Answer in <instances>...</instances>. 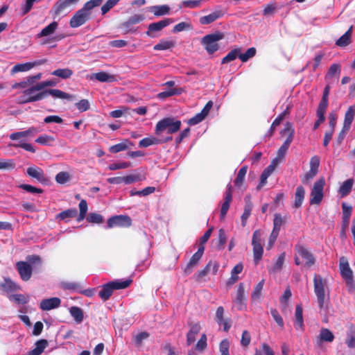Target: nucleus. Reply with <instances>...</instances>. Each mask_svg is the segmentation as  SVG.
Wrapping results in <instances>:
<instances>
[{
	"mask_svg": "<svg viewBox=\"0 0 355 355\" xmlns=\"http://www.w3.org/2000/svg\"><path fill=\"white\" fill-rule=\"evenodd\" d=\"M103 0H90L86 2L83 7L78 10L71 17L69 24L71 28H77L84 24L91 15V10L98 6Z\"/></svg>",
	"mask_w": 355,
	"mask_h": 355,
	"instance_id": "nucleus-1",
	"label": "nucleus"
},
{
	"mask_svg": "<svg viewBox=\"0 0 355 355\" xmlns=\"http://www.w3.org/2000/svg\"><path fill=\"white\" fill-rule=\"evenodd\" d=\"M181 121L173 117H166L159 121L155 129V134L159 137L171 136L177 132L181 127Z\"/></svg>",
	"mask_w": 355,
	"mask_h": 355,
	"instance_id": "nucleus-2",
	"label": "nucleus"
},
{
	"mask_svg": "<svg viewBox=\"0 0 355 355\" xmlns=\"http://www.w3.org/2000/svg\"><path fill=\"white\" fill-rule=\"evenodd\" d=\"M131 282L132 281L129 279L110 282L102 286L98 295L103 301H107L112 295L114 290L125 288L129 286Z\"/></svg>",
	"mask_w": 355,
	"mask_h": 355,
	"instance_id": "nucleus-3",
	"label": "nucleus"
},
{
	"mask_svg": "<svg viewBox=\"0 0 355 355\" xmlns=\"http://www.w3.org/2000/svg\"><path fill=\"white\" fill-rule=\"evenodd\" d=\"M224 38V34L220 31L208 34L201 39V44L209 54H213L219 49L218 42Z\"/></svg>",
	"mask_w": 355,
	"mask_h": 355,
	"instance_id": "nucleus-4",
	"label": "nucleus"
},
{
	"mask_svg": "<svg viewBox=\"0 0 355 355\" xmlns=\"http://www.w3.org/2000/svg\"><path fill=\"white\" fill-rule=\"evenodd\" d=\"M313 284L314 293L317 297L318 306L320 309H322L324 307L327 282L320 275H315Z\"/></svg>",
	"mask_w": 355,
	"mask_h": 355,
	"instance_id": "nucleus-5",
	"label": "nucleus"
},
{
	"mask_svg": "<svg viewBox=\"0 0 355 355\" xmlns=\"http://www.w3.org/2000/svg\"><path fill=\"white\" fill-rule=\"evenodd\" d=\"M44 98L43 91L40 89L37 84L26 89L20 97L21 103H27L41 101Z\"/></svg>",
	"mask_w": 355,
	"mask_h": 355,
	"instance_id": "nucleus-6",
	"label": "nucleus"
},
{
	"mask_svg": "<svg viewBox=\"0 0 355 355\" xmlns=\"http://www.w3.org/2000/svg\"><path fill=\"white\" fill-rule=\"evenodd\" d=\"M325 185V179L323 177L320 178L313 184L310 193V204L319 205L323 198L324 187Z\"/></svg>",
	"mask_w": 355,
	"mask_h": 355,
	"instance_id": "nucleus-7",
	"label": "nucleus"
},
{
	"mask_svg": "<svg viewBox=\"0 0 355 355\" xmlns=\"http://www.w3.org/2000/svg\"><path fill=\"white\" fill-rule=\"evenodd\" d=\"M284 132H289V135H288L287 139L284 142V144L279 148V150L277 151V157L273 159V160H277L278 164L279 163L281 159H282L284 157L291 144L292 143V141L293 140L294 129L292 128L291 123H290L288 122L286 123V127L284 130Z\"/></svg>",
	"mask_w": 355,
	"mask_h": 355,
	"instance_id": "nucleus-8",
	"label": "nucleus"
},
{
	"mask_svg": "<svg viewBox=\"0 0 355 355\" xmlns=\"http://www.w3.org/2000/svg\"><path fill=\"white\" fill-rule=\"evenodd\" d=\"M252 245L253 246V257L255 264L262 259L263 249L261 245V232L260 230H255L253 233Z\"/></svg>",
	"mask_w": 355,
	"mask_h": 355,
	"instance_id": "nucleus-9",
	"label": "nucleus"
},
{
	"mask_svg": "<svg viewBox=\"0 0 355 355\" xmlns=\"http://www.w3.org/2000/svg\"><path fill=\"white\" fill-rule=\"evenodd\" d=\"M173 139L172 136H168V137H159V136H155V137H146L142 139L139 142V146L140 147L146 148L152 145H157V144H162L164 143H167Z\"/></svg>",
	"mask_w": 355,
	"mask_h": 355,
	"instance_id": "nucleus-10",
	"label": "nucleus"
},
{
	"mask_svg": "<svg viewBox=\"0 0 355 355\" xmlns=\"http://www.w3.org/2000/svg\"><path fill=\"white\" fill-rule=\"evenodd\" d=\"M16 268L23 281H28L32 276L33 268L27 261H18L16 263Z\"/></svg>",
	"mask_w": 355,
	"mask_h": 355,
	"instance_id": "nucleus-11",
	"label": "nucleus"
},
{
	"mask_svg": "<svg viewBox=\"0 0 355 355\" xmlns=\"http://www.w3.org/2000/svg\"><path fill=\"white\" fill-rule=\"evenodd\" d=\"M205 246L202 245L198 247V251L191 257L189 263L184 269L185 275H188L191 274L193 269L198 266L199 261L202 258Z\"/></svg>",
	"mask_w": 355,
	"mask_h": 355,
	"instance_id": "nucleus-12",
	"label": "nucleus"
},
{
	"mask_svg": "<svg viewBox=\"0 0 355 355\" xmlns=\"http://www.w3.org/2000/svg\"><path fill=\"white\" fill-rule=\"evenodd\" d=\"M131 218L128 216L118 215L110 218L107 220V227L112 228L115 226L129 227L131 225Z\"/></svg>",
	"mask_w": 355,
	"mask_h": 355,
	"instance_id": "nucleus-13",
	"label": "nucleus"
},
{
	"mask_svg": "<svg viewBox=\"0 0 355 355\" xmlns=\"http://www.w3.org/2000/svg\"><path fill=\"white\" fill-rule=\"evenodd\" d=\"M46 61V59H42L32 62L17 64L12 68L11 73H16L18 72L28 71L33 69L34 67L45 64Z\"/></svg>",
	"mask_w": 355,
	"mask_h": 355,
	"instance_id": "nucleus-14",
	"label": "nucleus"
},
{
	"mask_svg": "<svg viewBox=\"0 0 355 355\" xmlns=\"http://www.w3.org/2000/svg\"><path fill=\"white\" fill-rule=\"evenodd\" d=\"M233 304L234 306L239 311H242L246 308L244 297V286L243 283H240L238 286L236 296L233 299Z\"/></svg>",
	"mask_w": 355,
	"mask_h": 355,
	"instance_id": "nucleus-15",
	"label": "nucleus"
},
{
	"mask_svg": "<svg viewBox=\"0 0 355 355\" xmlns=\"http://www.w3.org/2000/svg\"><path fill=\"white\" fill-rule=\"evenodd\" d=\"M212 106V101H209L207 102L202 111L200 113L196 114L193 117L191 118L189 120L188 123L191 125H195L202 121L209 113Z\"/></svg>",
	"mask_w": 355,
	"mask_h": 355,
	"instance_id": "nucleus-16",
	"label": "nucleus"
},
{
	"mask_svg": "<svg viewBox=\"0 0 355 355\" xmlns=\"http://www.w3.org/2000/svg\"><path fill=\"white\" fill-rule=\"evenodd\" d=\"M173 22L174 20L173 19L167 18L157 22L151 23L148 25L146 34L148 36L154 37L152 34L153 32L159 31Z\"/></svg>",
	"mask_w": 355,
	"mask_h": 355,
	"instance_id": "nucleus-17",
	"label": "nucleus"
},
{
	"mask_svg": "<svg viewBox=\"0 0 355 355\" xmlns=\"http://www.w3.org/2000/svg\"><path fill=\"white\" fill-rule=\"evenodd\" d=\"M79 0H58L53 6L55 15L58 16L66 11L71 5L76 3Z\"/></svg>",
	"mask_w": 355,
	"mask_h": 355,
	"instance_id": "nucleus-18",
	"label": "nucleus"
},
{
	"mask_svg": "<svg viewBox=\"0 0 355 355\" xmlns=\"http://www.w3.org/2000/svg\"><path fill=\"white\" fill-rule=\"evenodd\" d=\"M295 250L298 255H300L305 261L307 266H311L314 264L315 259L312 254L304 247L302 245H296Z\"/></svg>",
	"mask_w": 355,
	"mask_h": 355,
	"instance_id": "nucleus-19",
	"label": "nucleus"
},
{
	"mask_svg": "<svg viewBox=\"0 0 355 355\" xmlns=\"http://www.w3.org/2000/svg\"><path fill=\"white\" fill-rule=\"evenodd\" d=\"M61 300L58 297H51L41 301L40 308L43 311H49L60 306Z\"/></svg>",
	"mask_w": 355,
	"mask_h": 355,
	"instance_id": "nucleus-20",
	"label": "nucleus"
},
{
	"mask_svg": "<svg viewBox=\"0 0 355 355\" xmlns=\"http://www.w3.org/2000/svg\"><path fill=\"white\" fill-rule=\"evenodd\" d=\"M339 268L342 277L345 279L353 277V272L351 270L349 262L345 257L340 258Z\"/></svg>",
	"mask_w": 355,
	"mask_h": 355,
	"instance_id": "nucleus-21",
	"label": "nucleus"
},
{
	"mask_svg": "<svg viewBox=\"0 0 355 355\" xmlns=\"http://www.w3.org/2000/svg\"><path fill=\"white\" fill-rule=\"evenodd\" d=\"M39 132L38 129L35 127H31L28 130L20 132H15L10 135L9 137L11 140L19 139L22 137H33Z\"/></svg>",
	"mask_w": 355,
	"mask_h": 355,
	"instance_id": "nucleus-22",
	"label": "nucleus"
},
{
	"mask_svg": "<svg viewBox=\"0 0 355 355\" xmlns=\"http://www.w3.org/2000/svg\"><path fill=\"white\" fill-rule=\"evenodd\" d=\"M232 200V185L229 184L227 186V190L225 194V201L222 205L220 209V217L222 218H225L229 208L230 204Z\"/></svg>",
	"mask_w": 355,
	"mask_h": 355,
	"instance_id": "nucleus-23",
	"label": "nucleus"
},
{
	"mask_svg": "<svg viewBox=\"0 0 355 355\" xmlns=\"http://www.w3.org/2000/svg\"><path fill=\"white\" fill-rule=\"evenodd\" d=\"M26 173L30 177L35 178L41 183H45L47 182V179L45 177L42 169L39 167H28Z\"/></svg>",
	"mask_w": 355,
	"mask_h": 355,
	"instance_id": "nucleus-24",
	"label": "nucleus"
},
{
	"mask_svg": "<svg viewBox=\"0 0 355 355\" xmlns=\"http://www.w3.org/2000/svg\"><path fill=\"white\" fill-rule=\"evenodd\" d=\"M43 94H44V98L49 95L52 96L55 98L67 100H71L73 98V96L71 95L58 89H46L43 91Z\"/></svg>",
	"mask_w": 355,
	"mask_h": 355,
	"instance_id": "nucleus-25",
	"label": "nucleus"
},
{
	"mask_svg": "<svg viewBox=\"0 0 355 355\" xmlns=\"http://www.w3.org/2000/svg\"><path fill=\"white\" fill-rule=\"evenodd\" d=\"M0 289L8 295L11 292L19 290L20 287L10 279L6 278L3 282L0 283Z\"/></svg>",
	"mask_w": 355,
	"mask_h": 355,
	"instance_id": "nucleus-26",
	"label": "nucleus"
},
{
	"mask_svg": "<svg viewBox=\"0 0 355 355\" xmlns=\"http://www.w3.org/2000/svg\"><path fill=\"white\" fill-rule=\"evenodd\" d=\"M355 116V106L351 105L345 114L343 122L344 129L349 130Z\"/></svg>",
	"mask_w": 355,
	"mask_h": 355,
	"instance_id": "nucleus-27",
	"label": "nucleus"
},
{
	"mask_svg": "<svg viewBox=\"0 0 355 355\" xmlns=\"http://www.w3.org/2000/svg\"><path fill=\"white\" fill-rule=\"evenodd\" d=\"M201 327L199 323H194L190 325V330L187 335V343L190 345L196 340V336L200 332Z\"/></svg>",
	"mask_w": 355,
	"mask_h": 355,
	"instance_id": "nucleus-28",
	"label": "nucleus"
},
{
	"mask_svg": "<svg viewBox=\"0 0 355 355\" xmlns=\"http://www.w3.org/2000/svg\"><path fill=\"white\" fill-rule=\"evenodd\" d=\"M243 269V266L241 263L236 264L231 271V277L228 279L227 282V286H232L238 280L239 277L238 275L240 274Z\"/></svg>",
	"mask_w": 355,
	"mask_h": 355,
	"instance_id": "nucleus-29",
	"label": "nucleus"
},
{
	"mask_svg": "<svg viewBox=\"0 0 355 355\" xmlns=\"http://www.w3.org/2000/svg\"><path fill=\"white\" fill-rule=\"evenodd\" d=\"M245 207H244V211L241 216V220H242V226H245L246 220L248 218V217L251 214V211L252 209L253 205L250 200V197L247 196L245 197Z\"/></svg>",
	"mask_w": 355,
	"mask_h": 355,
	"instance_id": "nucleus-30",
	"label": "nucleus"
},
{
	"mask_svg": "<svg viewBox=\"0 0 355 355\" xmlns=\"http://www.w3.org/2000/svg\"><path fill=\"white\" fill-rule=\"evenodd\" d=\"M222 15L223 12L220 10L213 12L208 15L201 17L200 18V23L202 25L209 24L215 21L216 19H219L220 17H222Z\"/></svg>",
	"mask_w": 355,
	"mask_h": 355,
	"instance_id": "nucleus-31",
	"label": "nucleus"
},
{
	"mask_svg": "<svg viewBox=\"0 0 355 355\" xmlns=\"http://www.w3.org/2000/svg\"><path fill=\"white\" fill-rule=\"evenodd\" d=\"M93 78L101 83H112L116 80V78L114 75L110 74L105 71L94 73L91 76V79Z\"/></svg>",
	"mask_w": 355,
	"mask_h": 355,
	"instance_id": "nucleus-32",
	"label": "nucleus"
},
{
	"mask_svg": "<svg viewBox=\"0 0 355 355\" xmlns=\"http://www.w3.org/2000/svg\"><path fill=\"white\" fill-rule=\"evenodd\" d=\"M47 345V340L41 339L35 343L34 349L28 352V355H40L44 351Z\"/></svg>",
	"mask_w": 355,
	"mask_h": 355,
	"instance_id": "nucleus-33",
	"label": "nucleus"
},
{
	"mask_svg": "<svg viewBox=\"0 0 355 355\" xmlns=\"http://www.w3.org/2000/svg\"><path fill=\"white\" fill-rule=\"evenodd\" d=\"M334 340V336L333 333L327 328H322L320 331V334L318 336V341L319 343L322 342H329L331 343Z\"/></svg>",
	"mask_w": 355,
	"mask_h": 355,
	"instance_id": "nucleus-34",
	"label": "nucleus"
},
{
	"mask_svg": "<svg viewBox=\"0 0 355 355\" xmlns=\"http://www.w3.org/2000/svg\"><path fill=\"white\" fill-rule=\"evenodd\" d=\"M295 327L296 329L303 330L304 329V320H303V315H302V306L298 304L295 308Z\"/></svg>",
	"mask_w": 355,
	"mask_h": 355,
	"instance_id": "nucleus-35",
	"label": "nucleus"
},
{
	"mask_svg": "<svg viewBox=\"0 0 355 355\" xmlns=\"http://www.w3.org/2000/svg\"><path fill=\"white\" fill-rule=\"evenodd\" d=\"M343 208V228L345 229L349 224V219L352 214V207L343 202L342 205Z\"/></svg>",
	"mask_w": 355,
	"mask_h": 355,
	"instance_id": "nucleus-36",
	"label": "nucleus"
},
{
	"mask_svg": "<svg viewBox=\"0 0 355 355\" xmlns=\"http://www.w3.org/2000/svg\"><path fill=\"white\" fill-rule=\"evenodd\" d=\"M354 184L353 179H348L345 180L338 189V193L341 197L347 196L352 191Z\"/></svg>",
	"mask_w": 355,
	"mask_h": 355,
	"instance_id": "nucleus-37",
	"label": "nucleus"
},
{
	"mask_svg": "<svg viewBox=\"0 0 355 355\" xmlns=\"http://www.w3.org/2000/svg\"><path fill=\"white\" fill-rule=\"evenodd\" d=\"M58 24L56 21H53L47 26L44 28L40 33L37 34L38 37H46L52 35L58 28Z\"/></svg>",
	"mask_w": 355,
	"mask_h": 355,
	"instance_id": "nucleus-38",
	"label": "nucleus"
},
{
	"mask_svg": "<svg viewBox=\"0 0 355 355\" xmlns=\"http://www.w3.org/2000/svg\"><path fill=\"white\" fill-rule=\"evenodd\" d=\"M305 191L303 187L299 186L296 189L295 194V203L294 206L296 208L301 207L304 198Z\"/></svg>",
	"mask_w": 355,
	"mask_h": 355,
	"instance_id": "nucleus-39",
	"label": "nucleus"
},
{
	"mask_svg": "<svg viewBox=\"0 0 355 355\" xmlns=\"http://www.w3.org/2000/svg\"><path fill=\"white\" fill-rule=\"evenodd\" d=\"M71 315L73 318L74 320L80 324L83 322L84 315L83 310L78 306H71L69 309Z\"/></svg>",
	"mask_w": 355,
	"mask_h": 355,
	"instance_id": "nucleus-40",
	"label": "nucleus"
},
{
	"mask_svg": "<svg viewBox=\"0 0 355 355\" xmlns=\"http://www.w3.org/2000/svg\"><path fill=\"white\" fill-rule=\"evenodd\" d=\"M352 27L343 35L336 42V44L340 47H345L351 42Z\"/></svg>",
	"mask_w": 355,
	"mask_h": 355,
	"instance_id": "nucleus-41",
	"label": "nucleus"
},
{
	"mask_svg": "<svg viewBox=\"0 0 355 355\" xmlns=\"http://www.w3.org/2000/svg\"><path fill=\"white\" fill-rule=\"evenodd\" d=\"M182 92V89L181 88H173L171 89L168 91H164L159 93L157 94V98L161 100L166 99L168 97L174 96V95H178L181 94Z\"/></svg>",
	"mask_w": 355,
	"mask_h": 355,
	"instance_id": "nucleus-42",
	"label": "nucleus"
},
{
	"mask_svg": "<svg viewBox=\"0 0 355 355\" xmlns=\"http://www.w3.org/2000/svg\"><path fill=\"white\" fill-rule=\"evenodd\" d=\"M54 141L55 138L48 135H42L35 139L36 143L41 145L49 146H53Z\"/></svg>",
	"mask_w": 355,
	"mask_h": 355,
	"instance_id": "nucleus-43",
	"label": "nucleus"
},
{
	"mask_svg": "<svg viewBox=\"0 0 355 355\" xmlns=\"http://www.w3.org/2000/svg\"><path fill=\"white\" fill-rule=\"evenodd\" d=\"M151 11L155 16H162L169 14L170 8L167 5L155 6L151 7Z\"/></svg>",
	"mask_w": 355,
	"mask_h": 355,
	"instance_id": "nucleus-44",
	"label": "nucleus"
},
{
	"mask_svg": "<svg viewBox=\"0 0 355 355\" xmlns=\"http://www.w3.org/2000/svg\"><path fill=\"white\" fill-rule=\"evenodd\" d=\"M145 19L144 15L141 14H135L130 17L123 24L125 28L130 27L131 25L137 24L144 21Z\"/></svg>",
	"mask_w": 355,
	"mask_h": 355,
	"instance_id": "nucleus-45",
	"label": "nucleus"
},
{
	"mask_svg": "<svg viewBox=\"0 0 355 355\" xmlns=\"http://www.w3.org/2000/svg\"><path fill=\"white\" fill-rule=\"evenodd\" d=\"M175 44V42L172 40H161L154 46L153 49L156 51H164L173 48Z\"/></svg>",
	"mask_w": 355,
	"mask_h": 355,
	"instance_id": "nucleus-46",
	"label": "nucleus"
},
{
	"mask_svg": "<svg viewBox=\"0 0 355 355\" xmlns=\"http://www.w3.org/2000/svg\"><path fill=\"white\" fill-rule=\"evenodd\" d=\"M326 110H327V108L318 107L317 112H316V115H317L318 119L316 120V121L314 123L313 130H316L319 127V125L324 121V120H325L324 114H325Z\"/></svg>",
	"mask_w": 355,
	"mask_h": 355,
	"instance_id": "nucleus-47",
	"label": "nucleus"
},
{
	"mask_svg": "<svg viewBox=\"0 0 355 355\" xmlns=\"http://www.w3.org/2000/svg\"><path fill=\"white\" fill-rule=\"evenodd\" d=\"M51 74L53 76L60 77L61 78H63V79H67V78H70L72 76L73 71L71 69H70L69 68L58 69L53 71L51 73Z\"/></svg>",
	"mask_w": 355,
	"mask_h": 355,
	"instance_id": "nucleus-48",
	"label": "nucleus"
},
{
	"mask_svg": "<svg viewBox=\"0 0 355 355\" xmlns=\"http://www.w3.org/2000/svg\"><path fill=\"white\" fill-rule=\"evenodd\" d=\"M77 214V211L75 209H69L59 213L56 216L57 219L65 220L67 218H74Z\"/></svg>",
	"mask_w": 355,
	"mask_h": 355,
	"instance_id": "nucleus-49",
	"label": "nucleus"
},
{
	"mask_svg": "<svg viewBox=\"0 0 355 355\" xmlns=\"http://www.w3.org/2000/svg\"><path fill=\"white\" fill-rule=\"evenodd\" d=\"M248 166H244L240 168L238 172L237 177L234 180V184L236 187H240L244 181L245 176L247 173Z\"/></svg>",
	"mask_w": 355,
	"mask_h": 355,
	"instance_id": "nucleus-50",
	"label": "nucleus"
},
{
	"mask_svg": "<svg viewBox=\"0 0 355 355\" xmlns=\"http://www.w3.org/2000/svg\"><path fill=\"white\" fill-rule=\"evenodd\" d=\"M341 67L338 64H333L330 66L329 71L325 76V79L329 80L330 78H333L334 76L340 73Z\"/></svg>",
	"mask_w": 355,
	"mask_h": 355,
	"instance_id": "nucleus-51",
	"label": "nucleus"
},
{
	"mask_svg": "<svg viewBox=\"0 0 355 355\" xmlns=\"http://www.w3.org/2000/svg\"><path fill=\"white\" fill-rule=\"evenodd\" d=\"M240 49H234L230 51L227 55L222 59L221 63L225 64L234 60L237 57L239 58Z\"/></svg>",
	"mask_w": 355,
	"mask_h": 355,
	"instance_id": "nucleus-52",
	"label": "nucleus"
},
{
	"mask_svg": "<svg viewBox=\"0 0 355 355\" xmlns=\"http://www.w3.org/2000/svg\"><path fill=\"white\" fill-rule=\"evenodd\" d=\"M257 53V50L254 47L249 48L245 53H241V51L239 52V59L243 62H245L249 59L253 58Z\"/></svg>",
	"mask_w": 355,
	"mask_h": 355,
	"instance_id": "nucleus-53",
	"label": "nucleus"
},
{
	"mask_svg": "<svg viewBox=\"0 0 355 355\" xmlns=\"http://www.w3.org/2000/svg\"><path fill=\"white\" fill-rule=\"evenodd\" d=\"M284 223V220L280 214H275L273 219V229L272 231L279 233L281 227Z\"/></svg>",
	"mask_w": 355,
	"mask_h": 355,
	"instance_id": "nucleus-54",
	"label": "nucleus"
},
{
	"mask_svg": "<svg viewBox=\"0 0 355 355\" xmlns=\"http://www.w3.org/2000/svg\"><path fill=\"white\" fill-rule=\"evenodd\" d=\"M87 220L90 223L101 224L103 223V217L96 212L89 213L87 215Z\"/></svg>",
	"mask_w": 355,
	"mask_h": 355,
	"instance_id": "nucleus-55",
	"label": "nucleus"
},
{
	"mask_svg": "<svg viewBox=\"0 0 355 355\" xmlns=\"http://www.w3.org/2000/svg\"><path fill=\"white\" fill-rule=\"evenodd\" d=\"M264 285V280H261L259 282L256 286L254 287L252 294L251 297L253 300H259L261 295V291L263 290V287Z\"/></svg>",
	"mask_w": 355,
	"mask_h": 355,
	"instance_id": "nucleus-56",
	"label": "nucleus"
},
{
	"mask_svg": "<svg viewBox=\"0 0 355 355\" xmlns=\"http://www.w3.org/2000/svg\"><path fill=\"white\" fill-rule=\"evenodd\" d=\"M330 86L329 85H326L324 91L322 99L318 105V107L327 108L328 107V97L330 92Z\"/></svg>",
	"mask_w": 355,
	"mask_h": 355,
	"instance_id": "nucleus-57",
	"label": "nucleus"
},
{
	"mask_svg": "<svg viewBox=\"0 0 355 355\" xmlns=\"http://www.w3.org/2000/svg\"><path fill=\"white\" fill-rule=\"evenodd\" d=\"M8 298L10 301L15 302L17 304H26L28 301V297L22 294L8 295Z\"/></svg>",
	"mask_w": 355,
	"mask_h": 355,
	"instance_id": "nucleus-58",
	"label": "nucleus"
},
{
	"mask_svg": "<svg viewBox=\"0 0 355 355\" xmlns=\"http://www.w3.org/2000/svg\"><path fill=\"white\" fill-rule=\"evenodd\" d=\"M286 254L284 252L282 253L279 257L277 258L274 266L272 268V269L270 270V272H277L279 271L282 266L284 264V260H285Z\"/></svg>",
	"mask_w": 355,
	"mask_h": 355,
	"instance_id": "nucleus-59",
	"label": "nucleus"
},
{
	"mask_svg": "<svg viewBox=\"0 0 355 355\" xmlns=\"http://www.w3.org/2000/svg\"><path fill=\"white\" fill-rule=\"evenodd\" d=\"M132 166V164L129 162H123L120 163H114L108 166L110 171H116L119 169H124Z\"/></svg>",
	"mask_w": 355,
	"mask_h": 355,
	"instance_id": "nucleus-60",
	"label": "nucleus"
},
{
	"mask_svg": "<svg viewBox=\"0 0 355 355\" xmlns=\"http://www.w3.org/2000/svg\"><path fill=\"white\" fill-rule=\"evenodd\" d=\"M192 26L190 23L186 21H182L176 24L173 29V33H179L184 30L191 29Z\"/></svg>",
	"mask_w": 355,
	"mask_h": 355,
	"instance_id": "nucleus-61",
	"label": "nucleus"
},
{
	"mask_svg": "<svg viewBox=\"0 0 355 355\" xmlns=\"http://www.w3.org/2000/svg\"><path fill=\"white\" fill-rule=\"evenodd\" d=\"M70 175L68 172H60L55 176V180L59 184H64L70 180Z\"/></svg>",
	"mask_w": 355,
	"mask_h": 355,
	"instance_id": "nucleus-62",
	"label": "nucleus"
},
{
	"mask_svg": "<svg viewBox=\"0 0 355 355\" xmlns=\"http://www.w3.org/2000/svg\"><path fill=\"white\" fill-rule=\"evenodd\" d=\"M127 142H128V141H126V142H122V143H119V144H115L114 146H112L110 148V152H111L112 153H117L121 151L126 150L128 148Z\"/></svg>",
	"mask_w": 355,
	"mask_h": 355,
	"instance_id": "nucleus-63",
	"label": "nucleus"
},
{
	"mask_svg": "<svg viewBox=\"0 0 355 355\" xmlns=\"http://www.w3.org/2000/svg\"><path fill=\"white\" fill-rule=\"evenodd\" d=\"M120 0H107L105 3L101 7L102 15L106 14L110 9H112Z\"/></svg>",
	"mask_w": 355,
	"mask_h": 355,
	"instance_id": "nucleus-64",
	"label": "nucleus"
}]
</instances>
